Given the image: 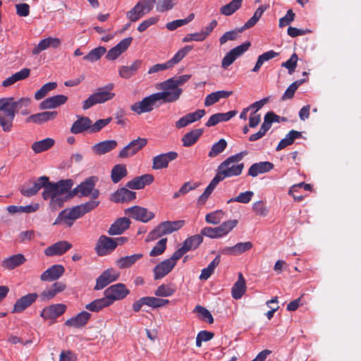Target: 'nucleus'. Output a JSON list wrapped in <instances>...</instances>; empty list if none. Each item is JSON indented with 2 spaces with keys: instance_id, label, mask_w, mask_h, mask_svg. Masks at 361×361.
Returning <instances> with one entry per match:
<instances>
[{
  "instance_id": "1",
  "label": "nucleus",
  "mask_w": 361,
  "mask_h": 361,
  "mask_svg": "<svg viewBox=\"0 0 361 361\" xmlns=\"http://www.w3.org/2000/svg\"><path fill=\"white\" fill-rule=\"evenodd\" d=\"M73 185V181L71 179L51 183L47 176H41L37 180L26 183L20 189V192L25 197H32L44 188L42 197L44 200L50 199L49 207L55 211L61 208L66 201L67 194Z\"/></svg>"
},
{
  "instance_id": "2",
  "label": "nucleus",
  "mask_w": 361,
  "mask_h": 361,
  "mask_svg": "<svg viewBox=\"0 0 361 361\" xmlns=\"http://www.w3.org/2000/svg\"><path fill=\"white\" fill-rule=\"evenodd\" d=\"M190 78V75H182L168 79L159 84L162 91L157 92L163 103H172L179 99L183 90L180 87Z\"/></svg>"
},
{
  "instance_id": "3",
  "label": "nucleus",
  "mask_w": 361,
  "mask_h": 361,
  "mask_svg": "<svg viewBox=\"0 0 361 361\" xmlns=\"http://www.w3.org/2000/svg\"><path fill=\"white\" fill-rule=\"evenodd\" d=\"M16 116L13 107V97L0 99V126L4 132H9L13 127V121Z\"/></svg>"
},
{
  "instance_id": "4",
  "label": "nucleus",
  "mask_w": 361,
  "mask_h": 361,
  "mask_svg": "<svg viewBox=\"0 0 361 361\" xmlns=\"http://www.w3.org/2000/svg\"><path fill=\"white\" fill-rule=\"evenodd\" d=\"M245 154V152H240L229 157L219 165V171L224 178L241 174L244 164L238 162L242 160Z\"/></svg>"
},
{
  "instance_id": "5",
  "label": "nucleus",
  "mask_w": 361,
  "mask_h": 361,
  "mask_svg": "<svg viewBox=\"0 0 361 361\" xmlns=\"http://www.w3.org/2000/svg\"><path fill=\"white\" fill-rule=\"evenodd\" d=\"M114 87V84L111 83L98 88L94 93L83 102V109L87 110L97 104L104 103L113 99L115 97V94L111 92Z\"/></svg>"
},
{
  "instance_id": "6",
  "label": "nucleus",
  "mask_w": 361,
  "mask_h": 361,
  "mask_svg": "<svg viewBox=\"0 0 361 361\" xmlns=\"http://www.w3.org/2000/svg\"><path fill=\"white\" fill-rule=\"evenodd\" d=\"M98 180V177L97 176H90L87 178L73 189L71 192V196L78 195L79 197H90L91 199L96 200L99 195V190L95 188Z\"/></svg>"
},
{
  "instance_id": "7",
  "label": "nucleus",
  "mask_w": 361,
  "mask_h": 361,
  "mask_svg": "<svg viewBox=\"0 0 361 361\" xmlns=\"http://www.w3.org/2000/svg\"><path fill=\"white\" fill-rule=\"evenodd\" d=\"M184 224L185 221L183 220L164 221L159 224L148 234L146 238V241H152L164 235L170 234L176 231L179 230L183 226Z\"/></svg>"
},
{
  "instance_id": "8",
  "label": "nucleus",
  "mask_w": 361,
  "mask_h": 361,
  "mask_svg": "<svg viewBox=\"0 0 361 361\" xmlns=\"http://www.w3.org/2000/svg\"><path fill=\"white\" fill-rule=\"evenodd\" d=\"M238 222L235 219L228 220L215 228L205 227L202 230L201 233L211 238H221L231 232L237 226Z\"/></svg>"
},
{
  "instance_id": "9",
  "label": "nucleus",
  "mask_w": 361,
  "mask_h": 361,
  "mask_svg": "<svg viewBox=\"0 0 361 361\" xmlns=\"http://www.w3.org/2000/svg\"><path fill=\"white\" fill-rule=\"evenodd\" d=\"M130 293V290L123 283H116L107 288L104 290V295L110 305L116 300H121L125 298Z\"/></svg>"
},
{
  "instance_id": "10",
  "label": "nucleus",
  "mask_w": 361,
  "mask_h": 361,
  "mask_svg": "<svg viewBox=\"0 0 361 361\" xmlns=\"http://www.w3.org/2000/svg\"><path fill=\"white\" fill-rule=\"evenodd\" d=\"M157 93L145 97L142 101L134 103L130 106L131 111L140 115L143 113L150 112L153 110L157 102H159Z\"/></svg>"
},
{
  "instance_id": "11",
  "label": "nucleus",
  "mask_w": 361,
  "mask_h": 361,
  "mask_svg": "<svg viewBox=\"0 0 361 361\" xmlns=\"http://www.w3.org/2000/svg\"><path fill=\"white\" fill-rule=\"evenodd\" d=\"M80 217H81V215L75 206L71 209H65L61 211L53 224H63L68 227H71L73 226L75 221Z\"/></svg>"
},
{
  "instance_id": "12",
  "label": "nucleus",
  "mask_w": 361,
  "mask_h": 361,
  "mask_svg": "<svg viewBox=\"0 0 361 361\" xmlns=\"http://www.w3.org/2000/svg\"><path fill=\"white\" fill-rule=\"evenodd\" d=\"M250 42H246L228 52L223 58L221 61V67L227 69L239 56L243 54L250 47Z\"/></svg>"
},
{
  "instance_id": "13",
  "label": "nucleus",
  "mask_w": 361,
  "mask_h": 361,
  "mask_svg": "<svg viewBox=\"0 0 361 361\" xmlns=\"http://www.w3.org/2000/svg\"><path fill=\"white\" fill-rule=\"evenodd\" d=\"M147 143V140L146 138L138 137L136 140H133L120 151L118 157L124 159L133 156L142 149Z\"/></svg>"
},
{
  "instance_id": "14",
  "label": "nucleus",
  "mask_w": 361,
  "mask_h": 361,
  "mask_svg": "<svg viewBox=\"0 0 361 361\" xmlns=\"http://www.w3.org/2000/svg\"><path fill=\"white\" fill-rule=\"evenodd\" d=\"M126 214H128L130 217L137 221L147 223L153 219L154 214L148 211L146 208L140 206H134L126 210Z\"/></svg>"
},
{
  "instance_id": "15",
  "label": "nucleus",
  "mask_w": 361,
  "mask_h": 361,
  "mask_svg": "<svg viewBox=\"0 0 361 361\" xmlns=\"http://www.w3.org/2000/svg\"><path fill=\"white\" fill-rule=\"evenodd\" d=\"M116 249V244L113 238L106 235H101L97 240L95 250L99 256H104Z\"/></svg>"
},
{
  "instance_id": "16",
  "label": "nucleus",
  "mask_w": 361,
  "mask_h": 361,
  "mask_svg": "<svg viewBox=\"0 0 361 361\" xmlns=\"http://www.w3.org/2000/svg\"><path fill=\"white\" fill-rule=\"evenodd\" d=\"M118 277L119 273L117 271L113 269H108L97 279L94 289L101 290L109 283L116 281Z\"/></svg>"
},
{
  "instance_id": "17",
  "label": "nucleus",
  "mask_w": 361,
  "mask_h": 361,
  "mask_svg": "<svg viewBox=\"0 0 361 361\" xmlns=\"http://www.w3.org/2000/svg\"><path fill=\"white\" fill-rule=\"evenodd\" d=\"M66 310V305L64 304H54L44 307L40 316L44 319H54L62 315Z\"/></svg>"
},
{
  "instance_id": "18",
  "label": "nucleus",
  "mask_w": 361,
  "mask_h": 361,
  "mask_svg": "<svg viewBox=\"0 0 361 361\" xmlns=\"http://www.w3.org/2000/svg\"><path fill=\"white\" fill-rule=\"evenodd\" d=\"M178 157L176 152H169L159 154L153 158L152 169L159 170L168 166L169 161L175 160Z\"/></svg>"
},
{
  "instance_id": "19",
  "label": "nucleus",
  "mask_w": 361,
  "mask_h": 361,
  "mask_svg": "<svg viewBox=\"0 0 361 361\" xmlns=\"http://www.w3.org/2000/svg\"><path fill=\"white\" fill-rule=\"evenodd\" d=\"M133 41L132 37H127L122 39L117 45L111 48L107 53L106 58L109 61L116 59L130 45Z\"/></svg>"
},
{
  "instance_id": "20",
  "label": "nucleus",
  "mask_w": 361,
  "mask_h": 361,
  "mask_svg": "<svg viewBox=\"0 0 361 361\" xmlns=\"http://www.w3.org/2000/svg\"><path fill=\"white\" fill-rule=\"evenodd\" d=\"M65 269L61 264H54L44 271L40 279L42 281H53L59 279L64 273Z\"/></svg>"
},
{
  "instance_id": "21",
  "label": "nucleus",
  "mask_w": 361,
  "mask_h": 361,
  "mask_svg": "<svg viewBox=\"0 0 361 361\" xmlns=\"http://www.w3.org/2000/svg\"><path fill=\"white\" fill-rule=\"evenodd\" d=\"M38 297L37 293H33L20 298L14 305L13 312L19 313L23 312L35 302Z\"/></svg>"
},
{
  "instance_id": "22",
  "label": "nucleus",
  "mask_w": 361,
  "mask_h": 361,
  "mask_svg": "<svg viewBox=\"0 0 361 361\" xmlns=\"http://www.w3.org/2000/svg\"><path fill=\"white\" fill-rule=\"evenodd\" d=\"M61 44V40L56 37H47L42 39L32 50L33 55H37L42 51L52 47L57 48Z\"/></svg>"
},
{
  "instance_id": "23",
  "label": "nucleus",
  "mask_w": 361,
  "mask_h": 361,
  "mask_svg": "<svg viewBox=\"0 0 361 361\" xmlns=\"http://www.w3.org/2000/svg\"><path fill=\"white\" fill-rule=\"evenodd\" d=\"M72 245L68 241H59L44 250L47 256L61 255L71 249Z\"/></svg>"
},
{
  "instance_id": "24",
  "label": "nucleus",
  "mask_w": 361,
  "mask_h": 361,
  "mask_svg": "<svg viewBox=\"0 0 361 361\" xmlns=\"http://www.w3.org/2000/svg\"><path fill=\"white\" fill-rule=\"evenodd\" d=\"M154 180V176L151 174H145L137 176L128 181L126 186L133 190H140L145 188V185L151 184Z\"/></svg>"
},
{
  "instance_id": "25",
  "label": "nucleus",
  "mask_w": 361,
  "mask_h": 361,
  "mask_svg": "<svg viewBox=\"0 0 361 361\" xmlns=\"http://www.w3.org/2000/svg\"><path fill=\"white\" fill-rule=\"evenodd\" d=\"M176 265L173 262L169 259H166L159 264H158L154 268V279H160L167 275L174 268Z\"/></svg>"
},
{
  "instance_id": "26",
  "label": "nucleus",
  "mask_w": 361,
  "mask_h": 361,
  "mask_svg": "<svg viewBox=\"0 0 361 361\" xmlns=\"http://www.w3.org/2000/svg\"><path fill=\"white\" fill-rule=\"evenodd\" d=\"M68 100V97L63 94H58L49 97L39 104L41 109H50L56 108L63 104Z\"/></svg>"
},
{
  "instance_id": "27",
  "label": "nucleus",
  "mask_w": 361,
  "mask_h": 361,
  "mask_svg": "<svg viewBox=\"0 0 361 361\" xmlns=\"http://www.w3.org/2000/svg\"><path fill=\"white\" fill-rule=\"evenodd\" d=\"M136 197V193L126 188L117 190L111 195V200L114 202H124L131 201Z\"/></svg>"
},
{
  "instance_id": "28",
  "label": "nucleus",
  "mask_w": 361,
  "mask_h": 361,
  "mask_svg": "<svg viewBox=\"0 0 361 361\" xmlns=\"http://www.w3.org/2000/svg\"><path fill=\"white\" fill-rule=\"evenodd\" d=\"M130 225V221L126 217L118 219L108 230V233L111 235H119L126 231Z\"/></svg>"
},
{
  "instance_id": "29",
  "label": "nucleus",
  "mask_w": 361,
  "mask_h": 361,
  "mask_svg": "<svg viewBox=\"0 0 361 361\" xmlns=\"http://www.w3.org/2000/svg\"><path fill=\"white\" fill-rule=\"evenodd\" d=\"M25 261L26 259L23 255L17 254L4 259L1 265L5 269L12 270L24 264Z\"/></svg>"
},
{
  "instance_id": "30",
  "label": "nucleus",
  "mask_w": 361,
  "mask_h": 361,
  "mask_svg": "<svg viewBox=\"0 0 361 361\" xmlns=\"http://www.w3.org/2000/svg\"><path fill=\"white\" fill-rule=\"evenodd\" d=\"M91 314L85 311H83L75 317L68 319L65 324L70 327L80 328L84 326L90 318Z\"/></svg>"
},
{
  "instance_id": "31",
  "label": "nucleus",
  "mask_w": 361,
  "mask_h": 361,
  "mask_svg": "<svg viewBox=\"0 0 361 361\" xmlns=\"http://www.w3.org/2000/svg\"><path fill=\"white\" fill-rule=\"evenodd\" d=\"M90 129V119L86 116H80L72 125L71 132L73 134H79Z\"/></svg>"
},
{
  "instance_id": "32",
  "label": "nucleus",
  "mask_w": 361,
  "mask_h": 361,
  "mask_svg": "<svg viewBox=\"0 0 361 361\" xmlns=\"http://www.w3.org/2000/svg\"><path fill=\"white\" fill-rule=\"evenodd\" d=\"M57 116V111H43L36 114H33L27 118V122H32L41 124L42 123L52 121Z\"/></svg>"
},
{
  "instance_id": "33",
  "label": "nucleus",
  "mask_w": 361,
  "mask_h": 361,
  "mask_svg": "<svg viewBox=\"0 0 361 361\" xmlns=\"http://www.w3.org/2000/svg\"><path fill=\"white\" fill-rule=\"evenodd\" d=\"M274 167V164L269 161H262L253 164L248 170V175L256 177L260 173L269 171Z\"/></svg>"
},
{
  "instance_id": "34",
  "label": "nucleus",
  "mask_w": 361,
  "mask_h": 361,
  "mask_svg": "<svg viewBox=\"0 0 361 361\" xmlns=\"http://www.w3.org/2000/svg\"><path fill=\"white\" fill-rule=\"evenodd\" d=\"M237 111H231L226 113H217L210 116L206 126L211 127L216 126L220 122L229 121L231 118L237 114Z\"/></svg>"
},
{
  "instance_id": "35",
  "label": "nucleus",
  "mask_w": 361,
  "mask_h": 361,
  "mask_svg": "<svg viewBox=\"0 0 361 361\" xmlns=\"http://www.w3.org/2000/svg\"><path fill=\"white\" fill-rule=\"evenodd\" d=\"M142 64L141 60H135L130 66H123L119 68L118 74L122 78L128 79L133 76Z\"/></svg>"
},
{
  "instance_id": "36",
  "label": "nucleus",
  "mask_w": 361,
  "mask_h": 361,
  "mask_svg": "<svg viewBox=\"0 0 361 361\" xmlns=\"http://www.w3.org/2000/svg\"><path fill=\"white\" fill-rule=\"evenodd\" d=\"M117 146V142L114 140H105L94 145L92 150L96 154H104L115 149Z\"/></svg>"
},
{
  "instance_id": "37",
  "label": "nucleus",
  "mask_w": 361,
  "mask_h": 361,
  "mask_svg": "<svg viewBox=\"0 0 361 361\" xmlns=\"http://www.w3.org/2000/svg\"><path fill=\"white\" fill-rule=\"evenodd\" d=\"M246 290L245 280L244 279L243 274L239 273L238 279L234 283L232 288V296L234 299H240L243 297Z\"/></svg>"
},
{
  "instance_id": "38",
  "label": "nucleus",
  "mask_w": 361,
  "mask_h": 361,
  "mask_svg": "<svg viewBox=\"0 0 361 361\" xmlns=\"http://www.w3.org/2000/svg\"><path fill=\"white\" fill-rule=\"evenodd\" d=\"M39 208L38 203H33L26 206H15L11 205L7 207V211L11 214H15L16 213H33L37 212Z\"/></svg>"
},
{
  "instance_id": "39",
  "label": "nucleus",
  "mask_w": 361,
  "mask_h": 361,
  "mask_svg": "<svg viewBox=\"0 0 361 361\" xmlns=\"http://www.w3.org/2000/svg\"><path fill=\"white\" fill-rule=\"evenodd\" d=\"M143 257L142 254H134L130 256H126L116 260V264L120 269H127L133 265L137 260Z\"/></svg>"
},
{
  "instance_id": "40",
  "label": "nucleus",
  "mask_w": 361,
  "mask_h": 361,
  "mask_svg": "<svg viewBox=\"0 0 361 361\" xmlns=\"http://www.w3.org/2000/svg\"><path fill=\"white\" fill-rule=\"evenodd\" d=\"M30 73V70L29 68H25L20 71L19 72L16 73L15 74L12 75L11 77L6 78L4 82H2V85L4 87H8L12 85H13L17 81L24 80L27 78Z\"/></svg>"
},
{
  "instance_id": "41",
  "label": "nucleus",
  "mask_w": 361,
  "mask_h": 361,
  "mask_svg": "<svg viewBox=\"0 0 361 361\" xmlns=\"http://www.w3.org/2000/svg\"><path fill=\"white\" fill-rule=\"evenodd\" d=\"M232 94V92L221 90L208 94L204 100V105L209 106L219 101L221 98H227Z\"/></svg>"
},
{
  "instance_id": "42",
  "label": "nucleus",
  "mask_w": 361,
  "mask_h": 361,
  "mask_svg": "<svg viewBox=\"0 0 361 361\" xmlns=\"http://www.w3.org/2000/svg\"><path fill=\"white\" fill-rule=\"evenodd\" d=\"M54 140L52 138H46L40 141L33 142L32 149L37 154L47 151L54 145Z\"/></svg>"
},
{
  "instance_id": "43",
  "label": "nucleus",
  "mask_w": 361,
  "mask_h": 361,
  "mask_svg": "<svg viewBox=\"0 0 361 361\" xmlns=\"http://www.w3.org/2000/svg\"><path fill=\"white\" fill-rule=\"evenodd\" d=\"M279 55V53L270 50L259 55L257 58V61L255 66L252 68V71L257 73L264 62L268 61Z\"/></svg>"
},
{
  "instance_id": "44",
  "label": "nucleus",
  "mask_w": 361,
  "mask_h": 361,
  "mask_svg": "<svg viewBox=\"0 0 361 361\" xmlns=\"http://www.w3.org/2000/svg\"><path fill=\"white\" fill-rule=\"evenodd\" d=\"M127 174L128 171L125 164H116L111 169V178L113 183H117Z\"/></svg>"
},
{
  "instance_id": "45",
  "label": "nucleus",
  "mask_w": 361,
  "mask_h": 361,
  "mask_svg": "<svg viewBox=\"0 0 361 361\" xmlns=\"http://www.w3.org/2000/svg\"><path fill=\"white\" fill-rule=\"evenodd\" d=\"M242 2L243 0H232L230 3L220 8V13L226 16L233 15L241 7Z\"/></svg>"
},
{
  "instance_id": "46",
  "label": "nucleus",
  "mask_w": 361,
  "mask_h": 361,
  "mask_svg": "<svg viewBox=\"0 0 361 361\" xmlns=\"http://www.w3.org/2000/svg\"><path fill=\"white\" fill-rule=\"evenodd\" d=\"M301 136L300 132L292 130L286 136L285 138L282 139L276 147V151H280L288 145L293 143L296 138H299Z\"/></svg>"
},
{
  "instance_id": "47",
  "label": "nucleus",
  "mask_w": 361,
  "mask_h": 361,
  "mask_svg": "<svg viewBox=\"0 0 361 361\" xmlns=\"http://www.w3.org/2000/svg\"><path fill=\"white\" fill-rule=\"evenodd\" d=\"M202 133V130L201 129H195L186 133L182 137L183 146L190 147L194 145L197 141Z\"/></svg>"
},
{
  "instance_id": "48",
  "label": "nucleus",
  "mask_w": 361,
  "mask_h": 361,
  "mask_svg": "<svg viewBox=\"0 0 361 361\" xmlns=\"http://www.w3.org/2000/svg\"><path fill=\"white\" fill-rule=\"evenodd\" d=\"M192 46L187 45L178 50L173 57L166 62L168 63V66L171 68L179 63L192 49Z\"/></svg>"
},
{
  "instance_id": "49",
  "label": "nucleus",
  "mask_w": 361,
  "mask_h": 361,
  "mask_svg": "<svg viewBox=\"0 0 361 361\" xmlns=\"http://www.w3.org/2000/svg\"><path fill=\"white\" fill-rule=\"evenodd\" d=\"M111 305L107 300L106 297L100 299H97L92 302L85 305V308L91 312H97L106 307H109Z\"/></svg>"
},
{
  "instance_id": "50",
  "label": "nucleus",
  "mask_w": 361,
  "mask_h": 361,
  "mask_svg": "<svg viewBox=\"0 0 361 361\" xmlns=\"http://www.w3.org/2000/svg\"><path fill=\"white\" fill-rule=\"evenodd\" d=\"M202 235L201 233L200 235H195L187 238L183 243V247L187 252L196 249L203 240Z\"/></svg>"
},
{
  "instance_id": "51",
  "label": "nucleus",
  "mask_w": 361,
  "mask_h": 361,
  "mask_svg": "<svg viewBox=\"0 0 361 361\" xmlns=\"http://www.w3.org/2000/svg\"><path fill=\"white\" fill-rule=\"evenodd\" d=\"M220 263V256L217 255L214 260L207 266V267L203 269L202 270L201 274L200 276V280H207L211 275L213 274L215 268Z\"/></svg>"
},
{
  "instance_id": "52",
  "label": "nucleus",
  "mask_w": 361,
  "mask_h": 361,
  "mask_svg": "<svg viewBox=\"0 0 361 361\" xmlns=\"http://www.w3.org/2000/svg\"><path fill=\"white\" fill-rule=\"evenodd\" d=\"M265 11V8L263 6H259L255 12L253 16L250 18L245 24L239 30V32H243L246 29H249L253 27L259 18L262 17L263 13Z\"/></svg>"
},
{
  "instance_id": "53",
  "label": "nucleus",
  "mask_w": 361,
  "mask_h": 361,
  "mask_svg": "<svg viewBox=\"0 0 361 361\" xmlns=\"http://www.w3.org/2000/svg\"><path fill=\"white\" fill-rule=\"evenodd\" d=\"M57 87V83L55 82H50L44 84L39 90L35 94V99L37 100L42 99L45 97L48 93L54 90Z\"/></svg>"
},
{
  "instance_id": "54",
  "label": "nucleus",
  "mask_w": 361,
  "mask_h": 361,
  "mask_svg": "<svg viewBox=\"0 0 361 361\" xmlns=\"http://www.w3.org/2000/svg\"><path fill=\"white\" fill-rule=\"evenodd\" d=\"M227 147V142L224 139H220L214 143L208 154L209 157H215L223 152Z\"/></svg>"
},
{
  "instance_id": "55",
  "label": "nucleus",
  "mask_w": 361,
  "mask_h": 361,
  "mask_svg": "<svg viewBox=\"0 0 361 361\" xmlns=\"http://www.w3.org/2000/svg\"><path fill=\"white\" fill-rule=\"evenodd\" d=\"M146 305L152 308H159L165 306L169 303L167 299L158 298L156 297H145Z\"/></svg>"
},
{
  "instance_id": "56",
  "label": "nucleus",
  "mask_w": 361,
  "mask_h": 361,
  "mask_svg": "<svg viewBox=\"0 0 361 361\" xmlns=\"http://www.w3.org/2000/svg\"><path fill=\"white\" fill-rule=\"evenodd\" d=\"M105 52L106 49L104 47H99L91 50L89 54L84 57V59L91 62L97 61L105 54Z\"/></svg>"
},
{
  "instance_id": "57",
  "label": "nucleus",
  "mask_w": 361,
  "mask_h": 361,
  "mask_svg": "<svg viewBox=\"0 0 361 361\" xmlns=\"http://www.w3.org/2000/svg\"><path fill=\"white\" fill-rule=\"evenodd\" d=\"M254 196V192L252 191H245L243 192H240L238 196L235 197H232L228 200V203L236 202L243 204L249 203L252 198Z\"/></svg>"
},
{
  "instance_id": "58",
  "label": "nucleus",
  "mask_w": 361,
  "mask_h": 361,
  "mask_svg": "<svg viewBox=\"0 0 361 361\" xmlns=\"http://www.w3.org/2000/svg\"><path fill=\"white\" fill-rule=\"evenodd\" d=\"M176 290L171 286L168 284H161L154 291V295L157 297H169L175 293Z\"/></svg>"
},
{
  "instance_id": "59",
  "label": "nucleus",
  "mask_w": 361,
  "mask_h": 361,
  "mask_svg": "<svg viewBox=\"0 0 361 361\" xmlns=\"http://www.w3.org/2000/svg\"><path fill=\"white\" fill-rule=\"evenodd\" d=\"M193 312L197 313L200 319L207 321L209 324L214 322V318L212 314L205 307L200 305H197Z\"/></svg>"
},
{
  "instance_id": "60",
  "label": "nucleus",
  "mask_w": 361,
  "mask_h": 361,
  "mask_svg": "<svg viewBox=\"0 0 361 361\" xmlns=\"http://www.w3.org/2000/svg\"><path fill=\"white\" fill-rule=\"evenodd\" d=\"M99 204V201H96L95 200L92 199V200L80 205L76 206L78 212H80L81 216H82L86 213L93 210L95 209Z\"/></svg>"
},
{
  "instance_id": "61",
  "label": "nucleus",
  "mask_w": 361,
  "mask_h": 361,
  "mask_svg": "<svg viewBox=\"0 0 361 361\" xmlns=\"http://www.w3.org/2000/svg\"><path fill=\"white\" fill-rule=\"evenodd\" d=\"M195 18L194 13H190L186 18L173 20L166 24V28L169 30H174L178 27L183 26L192 21Z\"/></svg>"
},
{
  "instance_id": "62",
  "label": "nucleus",
  "mask_w": 361,
  "mask_h": 361,
  "mask_svg": "<svg viewBox=\"0 0 361 361\" xmlns=\"http://www.w3.org/2000/svg\"><path fill=\"white\" fill-rule=\"evenodd\" d=\"M253 212L260 216H266L269 213V209L262 200L257 201L252 204Z\"/></svg>"
},
{
  "instance_id": "63",
  "label": "nucleus",
  "mask_w": 361,
  "mask_h": 361,
  "mask_svg": "<svg viewBox=\"0 0 361 361\" xmlns=\"http://www.w3.org/2000/svg\"><path fill=\"white\" fill-rule=\"evenodd\" d=\"M178 0H158L157 10L159 12H165L173 8Z\"/></svg>"
},
{
  "instance_id": "64",
  "label": "nucleus",
  "mask_w": 361,
  "mask_h": 361,
  "mask_svg": "<svg viewBox=\"0 0 361 361\" xmlns=\"http://www.w3.org/2000/svg\"><path fill=\"white\" fill-rule=\"evenodd\" d=\"M140 4H136L130 11L127 13V17L132 22H135L140 19L145 13L142 10Z\"/></svg>"
}]
</instances>
